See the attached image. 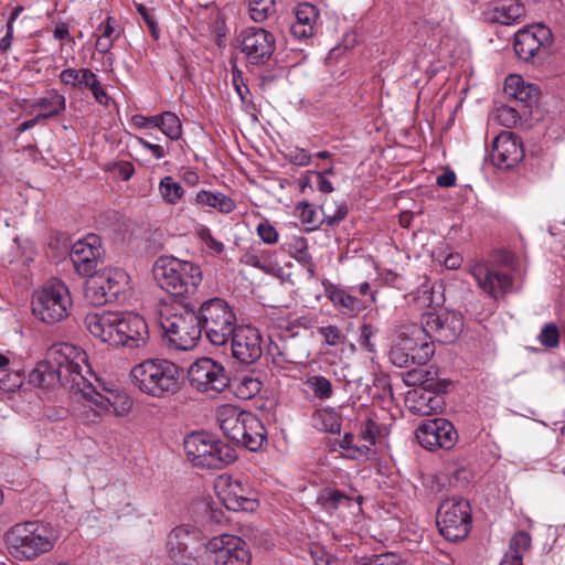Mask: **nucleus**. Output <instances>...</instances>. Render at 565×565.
Returning <instances> with one entry per match:
<instances>
[{
	"label": "nucleus",
	"instance_id": "864d4df0",
	"mask_svg": "<svg viewBox=\"0 0 565 565\" xmlns=\"http://www.w3.org/2000/svg\"><path fill=\"white\" fill-rule=\"evenodd\" d=\"M262 385L263 384L258 379L244 376L239 381L236 393L241 398L248 399L260 392Z\"/></svg>",
	"mask_w": 565,
	"mask_h": 565
},
{
	"label": "nucleus",
	"instance_id": "dca6fc26",
	"mask_svg": "<svg viewBox=\"0 0 565 565\" xmlns=\"http://www.w3.org/2000/svg\"><path fill=\"white\" fill-rule=\"evenodd\" d=\"M215 491L224 507L231 511H253L256 507L252 490L242 479L221 476L215 483Z\"/></svg>",
	"mask_w": 565,
	"mask_h": 565
},
{
	"label": "nucleus",
	"instance_id": "e2e57ef3",
	"mask_svg": "<svg viewBox=\"0 0 565 565\" xmlns=\"http://www.w3.org/2000/svg\"><path fill=\"white\" fill-rule=\"evenodd\" d=\"M399 558L401 556L395 553H384L380 555H373L362 565H397Z\"/></svg>",
	"mask_w": 565,
	"mask_h": 565
},
{
	"label": "nucleus",
	"instance_id": "ea45409f",
	"mask_svg": "<svg viewBox=\"0 0 565 565\" xmlns=\"http://www.w3.org/2000/svg\"><path fill=\"white\" fill-rule=\"evenodd\" d=\"M88 280L85 284L84 295L87 301H89L93 306H103L105 303L111 302L108 299L107 292H105V287H103V282L98 276V274H94L92 276H87Z\"/></svg>",
	"mask_w": 565,
	"mask_h": 565
},
{
	"label": "nucleus",
	"instance_id": "1a4fd4ad",
	"mask_svg": "<svg viewBox=\"0 0 565 565\" xmlns=\"http://www.w3.org/2000/svg\"><path fill=\"white\" fill-rule=\"evenodd\" d=\"M160 324L170 344L182 351L193 349L203 333L198 311L186 306L163 315Z\"/></svg>",
	"mask_w": 565,
	"mask_h": 565
},
{
	"label": "nucleus",
	"instance_id": "5701e85b",
	"mask_svg": "<svg viewBox=\"0 0 565 565\" xmlns=\"http://www.w3.org/2000/svg\"><path fill=\"white\" fill-rule=\"evenodd\" d=\"M242 52L252 64H260L268 61L275 50L274 35L263 28H248L242 31Z\"/></svg>",
	"mask_w": 565,
	"mask_h": 565
},
{
	"label": "nucleus",
	"instance_id": "ddd939ff",
	"mask_svg": "<svg viewBox=\"0 0 565 565\" xmlns=\"http://www.w3.org/2000/svg\"><path fill=\"white\" fill-rule=\"evenodd\" d=\"M188 380L191 388L212 398L224 392L230 384L224 366L211 358L193 362L188 370Z\"/></svg>",
	"mask_w": 565,
	"mask_h": 565
},
{
	"label": "nucleus",
	"instance_id": "4468645a",
	"mask_svg": "<svg viewBox=\"0 0 565 565\" xmlns=\"http://www.w3.org/2000/svg\"><path fill=\"white\" fill-rule=\"evenodd\" d=\"M434 343L427 342L423 335L413 334V324L398 334V340L390 351V360L397 367L412 364L425 365L434 354Z\"/></svg>",
	"mask_w": 565,
	"mask_h": 565
},
{
	"label": "nucleus",
	"instance_id": "338daca9",
	"mask_svg": "<svg viewBox=\"0 0 565 565\" xmlns=\"http://www.w3.org/2000/svg\"><path fill=\"white\" fill-rule=\"evenodd\" d=\"M160 115L156 116H142V115H135L131 119V122L137 128H148V127H156L158 128Z\"/></svg>",
	"mask_w": 565,
	"mask_h": 565
},
{
	"label": "nucleus",
	"instance_id": "2f4dec72",
	"mask_svg": "<svg viewBox=\"0 0 565 565\" xmlns=\"http://www.w3.org/2000/svg\"><path fill=\"white\" fill-rule=\"evenodd\" d=\"M354 497L337 488L326 487L317 495V504L328 514H334L342 508H349L354 501Z\"/></svg>",
	"mask_w": 565,
	"mask_h": 565
},
{
	"label": "nucleus",
	"instance_id": "7ed1b4c3",
	"mask_svg": "<svg viewBox=\"0 0 565 565\" xmlns=\"http://www.w3.org/2000/svg\"><path fill=\"white\" fill-rule=\"evenodd\" d=\"M130 380L141 393L168 398L180 391L181 370L166 359H147L131 369Z\"/></svg>",
	"mask_w": 565,
	"mask_h": 565
},
{
	"label": "nucleus",
	"instance_id": "72a5a7b5",
	"mask_svg": "<svg viewBox=\"0 0 565 565\" xmlns=\"http://www.w3.org/2000/svg\"><path fill=\"white\" fill-rule=\"evenodd\" d=\"M194 201L199 206L213 207L224 214H228L236 209L235 201L221 192L201 190L196 193Z\"/></svg>",
	"mask_w": 565,
	"mask_h": 565
},
{
	"label": "nucleus",
	"instance_id": "052dcab7",
	"mask_svg": "<svg viewBox=\"0 0 565 565\" xmlns=\"http://www.w3.org/2000/svg\"><path fill=\"white\" fill-rule=\"evenodd\" d=\"M257 234L260 237V239L268 245L275 244L278 242V232L276 228L268 223L267 221L260 222L257 225Z\"/></svg>",
	"mask_w": 565,
	"mask_h": 565
},
{
	"label": "nucleus",
	"instance_id": "9d476101",
	"mask_svg": "<svg viewBox=\"0 0 565 565\" xmlns=\"http://www.w3.org/2000/svg\"><path fill=\"white\" fill-rule=\"evenodd\" d=\"M463 330V317L444 308L422 315L420 326L413 324L414 335H426L439 343H452Z\"/></svg>",
	"mask_w": 565,
	"mask_h": 565
},
{
	"label": "nucleus",
	"instance_id": "c03bdc74",
	"mask_svg": "<svg viewBox=\"0 0 565 565\" xmlns=\"http://www.w3.org/2000/svg\"><path fill=\"white\" fill-rule=\"evenodd\" d=\"M248 10L250 19L262 23L276 13V0H248Z\"/></svg>",
	"mask_w": 565,
	"mask_h": 565
},
{
	"label": "nucleus",
	"instance_id": "9b49d317",
	"mask_svg": "<svg viewBox=\"0 0 565 565\" xmlns=\"http://www.w3.org/2000/svg\"><path fill=\"white\" fill-rule=\"evenodd\" d=\"M87 407L92 411V416L87 415V422H96L102 415L114 413L116 416H125L132 406V401L128 394L119 388L106 387L99 379L95 377L93 384L83 396Z\"/></svg>",
	"mask_w": 565,
	"mask_h": 565
},
{
	"label": "nucleus",
	"instance_id": "49530a36",
	"mask_svg": "<svg viewBox=\"0 0 565 565\" xmlns=\"http://www.w3.org/2000/svg\"><path fill=\"white\" fill-rule=\"evenodd\" d=\"M161 196L169 204H175L184 194L182 185L172 177H164L159 184Z\"/></svg>",
	"mask_w": 565,
	"mask_h": 565
},
{
	"label": "nucleus",
	"instance_id": "20e7f679",
	"mask_svg": "<svg viewBox=\"0 0 565 565\" xmlns=\"http://www.w3.org/2000/svg\"><path fill=\"white\" fill-rule=\"evenodd\" d=\"M152 273L160 288L174 297L194 295L203 279L200 265L173 256L159 257Z\"/></svg>",
	"mask_w": 565,
	"mask_h": 565
},
{
	"label": "nucleus",
	"instance_id": "e433bc0d",
	"mask_svg": "<svg viewBox=\"0 0 565 565\" xmlns=\"http://www.w3.org/2000/svg\"><path fill=\"white\" fill-rule=\"evenodd\" d=\"M95 73L87 67L81 68H64L60 75L58 79L66 86H71L72 88H77L79 90L86 89L93 78L95 77Z\"/></svg>",
	"mask_w": 565,
	"mask_h": 565
},
{
	"label": "nucleus",
	"instance_id": "39448f33",
	"mask_svg": "<svg viewBox=\"0 0 565 565\" xmlns=\"http://www.w3.org/2000/svg\"><path fill=\"white\" fill-rule=\"evenodd\" d=\"M9 553L19 561H33L50 552L55 542L53 530L39 521L17 523L6 534Z\"/></svg>",
	"mask_w": 565,
	"mask_h": 565
},
{
	"label": "nucleus",
	"instance_id": "bf43d9fd",
	"mask_svg": "<svg viewBox=\"0 0 565 565\" xmlns=\"http://www.w3.org/2000/svg\"><path fill=\"white\" fill-rule=\"evenodd\" d=\"M86 89L90 90L95 100L99 105L107 106L111 100L110 96L107 94L97 75H95V77L93 78V81Z\"/></svg>",
	"mask_w": 565,
	"mask_h": 565
},
{
	"label": "nucleus",
	"instance_id": "c756f323",
	"mask_svg": "<svg viewBox=\"0 0 565 565\" xmlns=\"http://www.w3.org/2000/svg\"><path fill=\"white\" fill-rule=\"evenodd\" d=\"M105 292L111 302L122 301L126 298V291L129 282L127 273L121 268H105L103 271L97 273Z\"/></svg>",
	"mask_w": 565,
	"mask_h": 565
},
{
	"label": "nucleus",
	"instance_id": "680f3d73",
	"mask_svg": "<svg viewBox=\"0 0 565 565\" xmlns=\"http://www.w3.org/2000/svg\"><path fill=\"white\" fill-rule=\"evenodd\" d=\"M298 209L300 210V217L302 223L312 225V227H317L321 224V220L318 218L317 211L307 202L299 204Z\"/></svg>",
	"mask_w": 565,
	"mask_h": 565
},
{
	"label": "nucleus",
	"instance_id": "f257e3e1",
	"mask_svg": "<svg viewBox=\"0 0 565 565\" xmlns=\"http://www.w3.org/2000/svg\"><path fill=\"white\" fill-rule=\"evenodd\" d=\"M96 375L88 364L87 353L71 343L53 344L46 352L45 361L30 372V383L49 387L58 382L71 393L83 397L94 384Z\"/></svg>",
	"mask_w": 565,
	"mask_h": 565
},
{
	"label": "nucleus",
	"instance_id": "3c124183",
	"mask_svg": "<svg viewBox=\"0 0 565 565\" xmlns=\"http://www.w3.org/2000/svg\"><path fill=\"white\" fill-rule=\"evenodd\" d=\"M310 556L315 565H341L338 557L331 554L327 548L318 543L309 546Z\"/></svg>",
	"mask_w": 565,
	"mask_h": 565
},
{
	"label": "nucleus",
	"instance_id": "2eb2a0df",
	"mask_svg": "<svg viewBox=\"0 0 565 565\" xmlns=\"http://www.w3.org/2000/svg\"><path fill=\"white\" fill-rule=\"evenodd\" d=\"M205 544L201 531L191 525H180L168 535V554L175 564L196 565V554Z\"/></svg>",
	"mask_w": 565,
	"mask_h": 565
},
{
	"label": "nucleus",
	"instance_id": "5fc2aeb1",
	"mask_svg": "<svg viewBox=\"0 0 565 565\" xmlns=\"http://www.w3.org/2000/svg\"><path fill=\"white\" fill-rule=\"evenodd\" d=\"M539 342L545 348H556L559 343V332L555 323H546L537 335Z\"/></svg>",
	"mask_w": 565,
	"mask_h": 565
},
{
	"label": "nucleus",
	"instance_id": "8fccbe9b",
	"mask_svg": "<svg viewBox=\"0 0 565 565\" xmlns=\"http://www.w3.org/2000/svg\"><path fill=\"white\" fill-rule=\"evenodd\" d=\"M492 119L507 128L514 127L521 119L519 111L510 105H501L495 108Z\"/></svg>",
	"mask_w": 565,
	"mask_h": 565
},
{
	"label": "nucleus",
	"instance_id": "37998d69",
	"mask_svg": "<svg viewBox=\"0 0 565 565\" xmlns=\"http://www.w3.org/2000/svg\"><path fill=\"white\" fill-rule=\"evenodd\" d=\"M380 434V426L373 418L369 417L361 423L358 439L364 445V449L370 456L373 452V446L376 444Z\"/></svg>",
	"mask_w": 565,
	"mask_h": 565
},
{
	"label": "nucleus",
	"instance_id": "4c0bfd02",
	"mask_svg": "<svg viewBox=\"0 0 565 565\" xmlns=\"http://www.w3.org/2000/svg\"><path fill=\"white\" fill-rule=\"evenodd\" d=\"M98 30L100 35L96 41V50L105 55L110 52L114 42L120 35V31L116 29V21L111 17H108L105 22L100 23Z\"/></svg>",
	"mask_w": 565,
	"mask_h": 565
},
{
	"label": "nucleus",
	"instance_id": "6ab92c4d",
	"mask_svg": "<svg viewBox=\"0 0 565 565\" xmlns=\"http://www.w3.org/2000/svg\"><path fill=\"white\" fill-rule=\"evenodd\" d=\"M232 356L242 364H253L263 355V337L249 324L237 326L231 334Z\"/></svg>",
	"mask_w": 565,
	"mask_h": 565
},
{
	"label": "nucleus",
	"instance_id": "f03ea898",
	"mask_svg": "<svg viewBox=\"0 0 565 565\" xmlns=\"http://www.w3.org/2000/svg\"><path fill=\"white\" fill-rule=\"evenodd\" d=\"M84 323L89 333L113 347L143 348L149 341L146 320L131 311H94L85 316Z\"/></svg>",
	"mask_w": 565,
	"mask_h": 565
},
{
	"label": "nucleus",
	"instance_id": "69168bd1",
	"mask_svg": "<svg viewBox=\"0 0 565 565\" xmlns=\"http://www.w3.org/2000/svg\"><path fill=\"white\" fill-rule=\"evenodd\" d=\"M375 331L374 328L371 324H363L361 327V334H360V343L363 345L369 352L375 351V345L371 341V338L374 335Z\"/></svg>",
	"mask_w": 565,
	"mask_h": 565
},
{
	"label": "nucleus",
	"instance_id": "09e8293b",
	"mask_svg": "<svg viewBox=\"0 0 565 565\" xmlns=\"http://www.w3.org/2000/svg\"><path fill=\"white\" fill-rule=\"evenodd\" d=\"M23 383V374L19 369L11 366L8 370H0V390L3 392H14Z\"/></svg>",
	"mask_w": 565,
	"mask_h": 565
},
{
	"label": "nucleus",
	"instance_id": "473e14b6",
	"mask_svg": "<svg viewBox=\"0 0 565 565\" xmlns=\"http://www.w3.org/2000/svg\"><path fill=\"white\" fill-rule=\"evenodd\" d=\"M241 262L266 274H274L278 269L275 254L268 249L253 247L242 255Z\"/></svg>",
	"mask_w": 565,
	"mask_h": 565
},
{
	"label": "nucleus",
	"instance_id": "f704fd0d",
	"mask_svg": "<svg viewBox=\"0 0 565 565\" xmlns=\"http://www.w3.org/2000/svg\"><path fill=\"white\" fill-rule=\"evenodd\" d=\"M524 14L525 8L522 3L515 0H503L493 8L492 20L501 24L510 25L518 23Z\"/></svg>",
	"mask_w": 565,
	"mask_h": 565
},
{
	"label": "nucleus",
	"instance_id": "774afa93",
	"mask_svg": "<svg viewBox=\"0 0 565 565\" xmlns=\"http://www.w3.org/2000/svg\"><path fill=\"white\" fill-rule=\"evenodd\" d=\"M136 141L141 147L149 150L156 159L159 160L166 157V151L160 145L151 143L142 137H136Z\"/></svg>",
	"mask_w": 565,
	"mask_h": 565
},
{
	"label": "nucleus",
	"instance_id": "a878e982",
	"mask_svg": "<svg viewBox=\"0 0 565 565\" xmlns=\"http://www.w3.org/2000/svg\"><path fill=\"white\" fill-rule=\"evenodd\" d=\"M436 388L413 390L407 393L406 403L411 413L419 416H430L443 411L444 394Z\"/></svg>",
	"mask_w": 565,
	"mask_h": 565
},
{
	"label": "nucleus",
	"instance_id": "cd10ccee",
	"mask_svg": "<svg viewBox=\"0 0 565 565\" xmlns=\"http://www.w3.org/2000/svg\"><path fill=\"white\" fill-rule=\"evenodd\" d=\"M504 93L523 107H532L539 99L540 90L526 83L520 75L512 74L505 78Z\"/></svg>",
	"mask_w": 565,
	"mask_h": 565
},
{
	"label": "nucleus",
	"instance_id": "b1692460",
	"mask_svg": "<svg viewBox=\"0 0 565 565\" xmlns=\"http://www.w3.org/2000/svg\"><path fill=\"white\" fill-rule=\"evenodd\" d=\"M523 156L522 143L513 132L502 131L494 138L490 158L499 169L513 168L522 160Z\"/></svg>",
	"mask_w": 565,
	"mask_h": 565
},
{
	"label": "nucleus",
	"instance_id": "a211bd4d",
	"mask_svg": "<svg viewBox=\"0 0 565 565\" xmlns=\"http://www.w3.org/2000/svg\"><path fill=\"white\" fill-rule=\"evenodd\" d=\"M418 444L428 449H451L457 443V431L454 425L445 418L428 419L416 429Z\"/></svg>",
	"mask_w": 565,
	"mask_h": 565
},
{
	"label": "nucleus",
	"instance_id": "de8ad7c7",
	"mask_svg": "<svg viewBox=\"0 0 565 565\" xmlns=\"http://www.w3.org/2000/svg\"><path fill=\"white\" fill-rule=\"evenodd\" d=\"M341 449L347 451V457L351 459H360L362 457L369 458V452L364 449V445L359 441L358 436L351 433L344 434L339 441Z\"/></svg>",
	"mask_w": 565,
	"mask_h": 565
},
{
	"label": "nucleus",
	"instance_id": "a19ab883",
	"mask_svg": "<svg viewBox=\"0 0 565 565\" xmlns=\"http://www.w3.org/2000/svg\"><path fill=\"white\" fill-rule=\"evenodd\" d=\"M305 385L312 393L313 397L320 401L329 399L333 394V387L326 376L319 374L307 375Z\"/></svg>",
	"mask_w": 565,
	"mask_h": 565
},
{
	"label": "nucleus",
	"instance_id": "423d86ee",
	"mask_svg": "<svg viewBox=\"0 0 565 565\" xmlns=\"http://www.w3.org/2000/svg\"><path fill=\"white\" fill-rule=\"evenodd\" d=\"M183 447L193 466L222 469L237 458L235 449L206 431H195L184 438Z\"/></svg>",
	"mask_w": 565,
	"mask_h": 565
},
{
	"label": "nucleus",
	"instance_id": "603ef678",
	"mask_svg": "<svg viewBox=\"0 0 565 565\" xmlns=\"http://www.w3.org/2000/svg\"><path fill=\"white\" fill-rule=\"evenodd\" d=\"M532 543L531 535L525 531H518L510 539L508 552L518 556H524V553L530 550Z\"/></svg>",
	"mask_w": 565,
	"mask_h": 565
},
{
	"label": "nucleus",
	"instance_id": "f3484780",
	"mask_svg": "<svg viewBox=\"0 0 565 565\" xmlns=\"http://www.w3.org/2000/svg\"><path fill=\"white\" fill-rule=\"evenodd\" d=\"M205 548L216 554L215 565H249L250 553L245 542L235 535L221 534L210 539Z\"/></svg>",
	"mask_w": 565,
	"mask_h": 565
},
{
	"label": "nucleus",
	"instance_id": "4be33fe9",
	"mask_svg": "<svg viewBox=\"0 0 565 565\" xmlns=\"http://www.w3.org/2000/svg\"><path fill=\"white\" fill-rule=\"evenodd\" d=\"M470 274L480 289L493 298L509 292L513 287V278L508 273L486 262L471 265Z\"/></svg>",
	"mask_w": 565,
	"mask_h": 565
},
{
	"label": "nucleus",
	"instance_id": "0eeeda50",
	"mask_svg": "<svg viewBox=\"0 0 565 565\" xmlns=\"http://www.w3.org/2000/svg\"><path fill=\"white\" fill-rule=\"evenodd\" d=\"M73 301L67 285L54 278L33 292L31 307L35 318L46 324L63 321L70 315Z\"/></svg>",
	"mask_w": 565,
	"mask_h": 565
},
{
	"label": "nucleus",
	"instance_id": "412c9836",
	"mask_svg": "<svg viewBox=\"0 0 565 565\" xmlns=\"http://www.w3.org/2000/svg\"><path fill=\"white\" fill-rule=\"evenodd\" d=\"M553 41L551 30L544 24L529 25L516 32L514 38V51L516 55L529 62L546 50Z\"/></svg>",
	"mask_w": 565,
	"mask_h": 565
},
{
	"label": "nucleus",
	"instance_id": "7c9ffc66",
	"mask_svg": "<svg viewBox=\"0 0 565 565\" xmlns=\"http://www.w3.org/2000/svg\"><path fill=\"white\" fill-rule=\"evenodd\" d=\"M242 435L243 440H238L236 445H241L250 451L258 450L266 439L265 427L256 415L250 412L245 415Z\"/></svg>",
	"mask_w": 565,
	"mask_h": 565
},
{
	"label": "nucleus",
	"instance_id": "6e6d98bb",
	"mask_svg": "<svg viewBox=\"0 0 565 565\" xmlns=\"http://www.w3.org/2000/svg\"><path fill=\"white\" fill-rule=\"evenodd\" d=\"M318 332L327 345L337 347L345 340V335L335 326L321 327Z\"/></svg>",
	"mask_w": 565,
	"mask_h": 565
},
{
	"label": "nucleus",
	"instance_id": "4d7b16f0",
	"mask_svg": "<svg viewBox=\"0 0 565 565\" xmlns=\"http://www.w3.org/2000/svg\"><path fill=\"white\" fill-rule=\"evenodd\" d=\"M136 10L141 15L145 23L147 24L151 36L154 40H158L160 38V29L158 26L157 19L154 17V14L152 13V10H149L141 3L136 4Z\"/></svg>",
	"mask_w": 565,
	"mask_h": 565
},
{
	"label": "nucleus",
	"instance_id": "393cba45",
	"mask_svg": "<svg viewBox=\"0 0 565 565\" xmlns=\"http://www.w3.org/2000/svg\"><path fill=\"white\" fill-rule=\"evenodd\" d=\"M322 286L333 307L344 316L355 317L369 307L366 298H359L355 295V287H340L327 279L322 281Z\"/></svg>",
	"mask_w": 565,
	"mask_h": 565
},
{
	"label": "nucleus",
	"instance_id": "a18cd8bd",
	"mask_svg": "<svg viewBox=\"0 0 565 565\" xmlns=\"http://www.w3.org/2000/svg\"><path fill=\"white\" fill-rule=\"evenodd\" d=\"M158 128L170 140H179L182 136V125L179 117L171 111H164L159 117Z\"/></svg>",
	"mask_w": 565,
	"mask_h": 565
},
{
	"label": "nucleus",
	"instance_id": "0e129e2a",
	"mask_svg": "<svg viewBox=\"0 0 565 565\" xmlns=\"http://www.w3.org/2000/svg\"><path fill=\"white\" fill-rule=\"evenodd\" d=\"M287 158L291 163L300 167H306L311 161L309 152L301 148H294L289 150Z\"/></svg>",
	"mask_w": 565,
	"mask_h": 565
},
{
	"label": "nucleus",
	"instance_id": "aec40b11",
	"mask_svg": "<svg viewBox=\"0 0 565 565\" xmlns=\"http://www.w3.org/2000/svg\"><path fill=\"white\" fill-rule=\"evenodd\" d=\"M103 254L99 236L88 234L73 244L70 256L75 270L86 277L98 273Z\"/></svg>",
	"mask_w": 565,
	"mask_h": 565
},
{
	"label": "nucleus",
	"instance_id": "13d9d810",
	"mask_svg": "<svg viewBox=\"0 0 565 565\" xmlns=\"http://www.w3.org/2000/svg\"><path fill=\"white\" fill-rule=\"evenodd\" d=\"M315 419L321 420L320 429L332 433V434L340 433L341 425H340L339 418L337 417V415L333 412L317 413L315 416Z\"/></svg>",
	"mask_w": 565,
	"mask_h": 565
},
{
	"label": "nucleus",
	"instance_id": "58836bf2",
	"mask_svg": "<svg viewBox=\"0 0 565 565\" xmlns=\"http://www.w3.org/2000/svg\"><path fill=\"white\" fill-rule=\"evenodd\" d=\"M34 108L45 109L50 111V115H61L66 108V98L63 94L56 89H50L44 96L38 98L34 104Z\"/></svg>",
	"mask_w": 565,
	"mask_h": 565
},
{
	"label": "nucleus",
	"instance_id": "6e6552de",
	"mask_svg": "<svg viewBox=\"0 0 565 565\" xmlns=\"http://www.w3.org/2000/svg\"><path fill=\"white\" fill-rule=\"evenodd\" d=\"M198 313L209 342L216 347L226 344L237 327L236 315L228 302L218 297L207 299L201 303Z\"/></svg>",
	"mask_w": 565,
	"mask_h": 565
},
{
	"label": "nucleus",
	"instance_id": "bb28decb",
	"mask_svg": "<svg viewBox=\"0 0 565 565\" xmlns=\"http://www.w3.org/2000/svg\"><path fill=\"white\" fill-rule=\"evenodd\" d=\"M247 411H243L234 405L226 404L218 407L216 416L220 424V428L223 434L237 444L238 440H243L242 429L245 423V415Z\"/></svg>",
	"mask_w": 565,
	"mask_h": 565
},
{
	"label": "nucleus",
	"instance_id": "c9c22d12",
	"mask_svg": "<svg viewBox=\"0 0 565 565\" xmlns=\"http://www.w3.org/2000/svg\"><path fill=\"white\" fill-rule=\"evenodd\" d=\"M435 372L424 369H414L407 372L405 383L409 386H419L417 390L436 388L439 392H447L448 384L435 381Z\"/></svg>",
	"mask_w": 565,
	"mask_h": 565
},
{
	"label": "nucleus",
	"instance_id": "f8f14e48",
	"mask_svg": "<svg viewBox=\"0 0 565 565\" xmlns=\"http://www.w3.org/2000/svg\"><path fill=\"white\" fill-rule=\"evenodd\" d=\"M437 525L440 534L448 541L467 537L471 529V508L462 498L444 500L438 508Z\"/></svg>",
	"mask_w": 565,
	"mask_h": 565
},
{
	"label": "nucleus",
	"instance_id": "c85d7f7f",
	"mask_svg": "<svg viewBox=\"0 0 565 565\" xmlns=\"http://www.w3.org/2000/svg\"><path fill=\"white\" fill-rule=\"evenodd\" d=\"M318 18L319 12L315 6L308 2L297 4L295 8L296 20L290 25V33L299 40L310 38Z\"/></svg>",
	"mask_w": 565,
	"mask_h": 565
},
{
	"label": "nucleus",
	"instance_id": "79ce46f5",
	"mask_svg": "<svg viewBox=\"0 0 565 565\" xmlns=\"http://www.w3.org/2000/svg\"><path fill=\"white\" fill-rule=\"evenodd\" d=\"M323 218L321 224L328 226H335L343 221L348 215V205L344 201L340 202H326L321 205Z\"/></svg>",
	"mask_w": 565,
	"mask_h": 565
}]
</instances>
